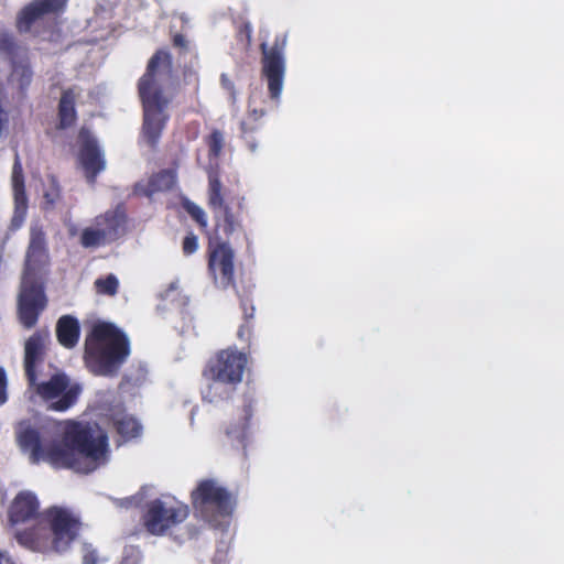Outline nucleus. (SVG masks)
Instances as JSON below:
<instances>
[{
    "label": "nucleus",
    "mask_w": 564,
    "mask_h": 564,
    "mask_svg": "<svg viewBox=\"0 0 564 564\" xmlns=\"http://www.w3.org/2000/svg\"><path fill=\"white\" fill-rule=\"evenodd\" d=\"M20 449L32 465L47 463L55 469H72L90 474L107 462L108 436L98 424L69 420L65 423L62 442L47 438L43 429L23 421L17 430Z\"/></svg>",
    "instance_id": "obj_1"
},
{
    "label": "nucleus",
    "mask_w": 564,
    "mask_h": 564,
    "mask_svg": "<svg viewBox=\"0 0 564 564\" xmlns=\"http://www.w3.org/2000/svg\"><path fill=\"white\" fill-rule=\"evenodd\" d=\"M137 88L142 105L140 138L151 150H156L170 121L169 107L177 88L173 57L166 48L156 50L149 58Z\"/></svg>",
    "instance_id": "obj_2"
},
{
    "label": "nucleus",
    "mask_w": 564,
    "mask_h": 564,
    "mask_svg": "<svg viewBox=\"0 0 564 564\" xmlns=\"http://www.w3.org/2000/svg\"><path fill=\"white\" fill-rule=\"evenodd\" d=\"M129 355V338L111 323L94 324L85 338L84 362L95 376H117Z\"/></svg>",
    "instance_id": "obj_3"
},
{
    "label": "nucleus",
    "mask_w": 564,
    "mask_h": 564,
    "mask_svg": "<svg viewBox=\"0 0 564 564\" xmlns=\"http://www.w3.org/2000/svg\"><path fill=\"white\" fill-rule=\"evenodd\" d=\"M50 265L47 249H28L18 296V317L25 329L33 328L47 305L44 279Z\"/></svg>",
    "instance_id": "obj_4"
},
{
    "label": "nucleus",
    "mask_w": 564,
    "mask_h": 564,
    "mask_svg": "<svg viewBox=\"0 0 564 564\" xmlns=\"http://www.w3.org/2000/svg\"><path fill=\"white\" fill-rule=\"evenodd\" d=\"M208 204L224 214L223 220L216 224L209 247H230L231 236L240 228L245 196L238 189L224 188L218 174L213 172L208 175Z\"/></svg>",
    "instance_id": "obj_5"
},
{
    "label": "nucleus",
    "mask_w": 564,
    "mask_h": 564,
    "mask_svg": "<svg viewBox=\"0 0 564 564\" xmlns=\"http://www.w3.org/2000/svg\"><path fill=\"white\" fill-rule=\"evenodd\" d=\"M189 498L195 516L214 528L229 519L237 506L236 496L214 478L200 479Z\"/></svg>",
    "instance_id": "obj_6"
},
{
    "label": "nucleus",
    "mask_w": 564,
    "mask_h": 564,
    "mask_svg": "<svg viewBox=\"0 0 564 564\" xmlns=\"http://www.w3.org/2000/svg\"><path fill=\"white\" fill-rule=\"evenodd\" d=\"M36 394L46 403L47 409L55 412H65L74 406L82 393V387L70 381L63 372L53 375L47 381L31 386Z\"/></svg>",
    "instance_id": "obj_7"
},
{
    "label": "nucleus",
    "mask_w": 564,
    "mask_h": 564,
    "mask_svg": "<svg viewBox=\"0 0 564 564\" xmlns=\"http://www.w3.org/2000/svg\"><path fill=\"white\" fill-rule=\"evenodd\" d=\"M188 516L189 507L186 503L169 505L161 499H154L147 505L142 524L150 534L162 536L183 523Z\"/></svg>",
    "instance_id": "obj_8"
},
{
    "label": "nucleus",
    "mask_w": 564,
    "mask_h": 564,
    "mask_svg": "<svg viewBox=\"0 0 564 564\" xmlns=\"http://www.w3.org/2000/svg\"><path fill=\"white\" fill-rule=\"evenodd\" d=\"M286 45L285 35H276L274 43L268 47L265 43L260 45L261 50V75L267 80L269 96L273 100H279L285 75L284 50Z\"/></svg>",
    "instance_id": "obj_9"
},
{
    "label": "nucleus",
    "mask_w": 564,
    "mask_h": 564,
    "mask_svg": "<svg viewBox=\"0 0 564 564\" xmlns=\"http://www.w3.org/2000/svg\"><path fill=\"white\" fill-rule=\"evenodd\" d=\"M54 553L66 552L78 538L80 520L68 509L51 507L45 512Z\"/></svg>",
    "instance_id": "obj_10"
},
{
    "label": "nucleus",
    "mask_w": 564,
    "mask_h": 564,
    "mask_svg": "<svg viewBox=\"0 0 564 564\" xmlns=\"http://www.w3.org/2000/svg\"><path fill=\"white\" fill-rule=\"evenodd\" d=\"M68 0H32L17 14L15 28L19 33H29L35 25L47 20L56 21L66 10Z\"/></svg>",
    "instance_id": "obj_11"
},
{
    "label": "nucleus",
    "mask_w": 564,
    "mask_h": 564,
    "mask_svg": "<svg viewBox=\"0 0 564 564\" xmlns=\"http://www.w3.org/2000/svg\"><path fill=\"white\" fill-rule=\"evenodd\" d=\"M126 230V215L119 210L107 212L96 217L93 227L84 229L80 242L83 247H96L112 242Z\"/></svg>",
    "instance_id": "obj_12"
},
{
    "label": "nucleus",
    "mask_w": 564,
    "mask_h": 564,
    "mask_svg": "<svg viewBox=\"0 0 564 564\" xmlns=\"http://www.w3.org/2000/svg\"><path fill=\"white\" fill-rule=\"evenodd\" d=\"M248 364L245 352L238 351L236 347H228L212 356L204 368L213 376H219L229 382L240 384Z\"/></svg>",
    "instance_id": "obj_13"
},
{
    "label": "nucleus",
    "mask_w": 564,
    "mask_h": 564,
    "mask_svg": "<svg viewBox=\"0 0 564 564\" xmlns=\"http://www.w3.org/2000/svg\"><path fill=\"white\" fill-rule=\"evenodd\" d=\"M22 47L18 44L13 35L3 32L0 33V53H3L11 62L12 72L9 80L15 84L22 95L25 94L32 83L33 72L30 62L24 55L21 59ZM25 52L26 50L23 48Z\"/></svg>",
    "instance_id": "obj_14"
},
{
    "label": "nucleus",
    "mask_w": 564,
    "mask_h": 564,
    "mask_svg": "<svg viewBox=\"0 0 564 564\" xmlns=\"http://www.w3.org/2000/svg\"><path fill=\"white\" fill-rule=\"evenodd\" d=\"M78 142V161L84 170L87 182L94 185L98 174L105 170L106 161L97 139L88 128L82 127L79 129Z\"/></svg>",
    "instance_id": "obj_15"
},
{
    "label": "nucleus",
    "mask_w": 564,
    "mask_h": 564,
    "mask_svg": "<svg viewBox=\"0 0 564 564\" xmlns=\"http://www.w3.org/2000/svg\"><path fill=\"white\" fill-rule=\"evenodd\" d=\"M7 517L10 531L40 519L37 496L31 490L18 492L8 507Z\"/></svg>",
    "instance_id": "obj_16"
},
{
    "label": "nucleus",
    "mask_w": 564,
    "mask_h": 564,
    "mask_svg": "<svg viewBox=\"0 0 564 564\" xmlns=\"http://www.w3.org/2000/svg\"><path fill=\"white\" fill-rule=\"evenodd\" d=\"M18 544L40 553H54L48 528L40 519L11 530Z\"/></svg>",
    "instance_id": "obj_17"
},
{
    "label": "nucleus",
    "mask_w": 564,
    "mask_h": 564,
    "mask_svg": "<svg viewBox=\"0 0 564 564\" xmlns=\"http://www.w3.org/2000/svg\"><path fill=\"white\" fill-rule=\"evenodd\" d=\"M48 333L36 330L24 344L23 367L29 386H35L37 380V368L44 362Z\"/></svg>",
    "instance_id": "obj_18"
},
{
    "label": "nucleus",
    "mask_w": 564,
    "mask_h": 564,
    "mask_svg": "<svg viewBox=\"0 0 564 564\" xmlns=\"http://www.w3.org/2000/svg\"><path fill=\"white\" fill-rule=\"evenodd\" d=\"M208 269L215 283L221 289L230 286L240 291L235 284V253L234 249H210Z\"/></svg>",
    "instance_id": "obj_19"
},
{
    "label": "nucleus",
    "mask_w": 564,
    "mask_h": 564,
    "mask_svg": "<svg viewBox=\"0 0 564 564\" xmlns=\"http://www.w3.org/2000/svg\"><path fill=\"white\" fill-rule=\"evenodd\" d=\"M202 378L205 387L202 390L203 400L209 403H219L230 400L238 384L229 382L227 379L219 376H213L208 370L203 368Z\"/></svg>",
    "instance_id": "obj_20"
},
{
    "label": "nucleus",
    "mask_w": 564,
    "mask_h": 564,
    "mask_svg": "<svg viewBox=\"0 0 564 564\" xmlns=\"http://www.w3.org/2000/svg\"><path fill=\"white\" fill-rule=\"evenodd\" d=\"M109 420L117 434L124 441L139 437L142 433L140 422L133 415L128 414L122 406L115 408L109 415Z\"/></svg>",
    "instance_id": "obj_21"
},
{
    "label": "nucleus",
    "mask_w": 564,
    "mask_h": 564,
    "mask_svg": "<svg viewBox=\"0 0 564 564\" xmlns=\"http://www.w3.org/2000/svg\"><path fill=\"white\" fill-rule=\"evenodd\" d=\"M252 100L249 101L248 116L245 120L241 121L240 129L241 138L245 140L250 152L253 153L258 148L254 134L261 127L260 119L265 115V110L263 108L257 109L252 107Z\"/></svg>",
    "instance_id": "obj_22"
},
{
    "label": "nucleus",
    "mask_w": 564,
    "mask_h": 564,
    "mask_svg": "<svg viewBox=\"0 0 564 564\" xmlns=\"http://www.w3.org/2000/svg\"><path fill=\"white\" fill-rule=\"evenodd\" d=\"M80 326L77 318L72 315H63L56 323V337L58 343L67 348H74L79 340Z\"/></svg>",
    "instance_id": "obj_23"
},
{
    "label": "nucleus",
    "mask_w": 564,
    "mask_h": 564,
    "mask_svg": "<svg viewBox=\"0 0 564 564\" xmlns=\"http://www.w3.org/2000/svg\"><path fill=\"white\" fill-rule=\"evenodd\" d=\"M240 299V307L243 312V323L239 326L237 336L240 340L248 341L251 338L253 326L251 319L254 316V306L251 299V285L243 288L242 291H237Z\"/></svg>",
    "instance_id": "obj_24"
},
{
    "label": "nucleus",
    "mask_w": 564,
    "mask_h": 564,
    "mask_svg": "<svg viewBox=\"0 0 564 564\" xmlns=\"http://www.w3.org/2000/svg\"><path fill=\"white\" fill-rule=\"evenodd\" d=\"M176 182V174L172 170H161L154 173L148 183L137 191L147 197H152L155 193L167 192L173 188Z\"/></svg>",
    "instance_id": "obj_25"
},
{
    "label": "nucleus",
    "mask_w": 564,
    "mask_h": 564,
    "mask_svg": "<svg viewBox=\"0 0 564 564\" xmlns=\"http://www.w3.org/2000/svg\"><path fill=\"white\" fill-rule=\"evenodd\" d=\"M58 128L67 129L75 124L77 112L75 109V95L73 90L63 91L58 104Z\"/></svg>",
    "instance_id": "obj_26"
},
{
    "label": "nucleus",
    "mask_w": 564,
    "mask_h": 564,
    "mask_svg": "<svg viewBox=\"0 0 564 564\" xmlns=\"http://www.w3.org/2000/svg\"><path fill=\"white\" fill-rule=\"evenodd\" d=\"M243 422L237 426H231L226 430V435L234 443H237L238 445H241L242 447L246 446V438H247V429L249 425V421L252 417L253 413V405L252 401H248L243 404Z\"/></svg>",
    "instance_id": "obj_27"
},
{
    "label": "nucleus",
    "mask_w": 564,
    "mask_h": 564,
    "mask_svg": "<svg viewBox=\"0 0 564 564\" xmlns=\"http://www.w3.org/2000/svg\"><path fill=\"white\" fill-rule=\"evenodd\" d=\"M14 199V212L11 219V228L18 229L22 226L28 213V196L24 187H12Z\"/></svg>",
    "instance_id": "obj_28"
},
{
    "label": "nucleus",
    "mask_w": 564,
    "mask_h": 564,
    "mask_svg": "<svg viewBox=\"0 0 564 564\" xmlns=\"http://www.w3.org/2000/svg\"><path fill=\"white\" fill-rule=\"evenodd\" d=\"M205 143L208 148V158L210 160H218L225 147L224 132L218 129L212 130V132L205 138Z\"/></svg>",
    "instance_id": "obj_29"
},
{
    "label": "nucleus",
    "mask_w": 564,
    "mask_h": 564,
    "mask_svg": "<svg viewBox=\"0 0 564 564\" xmlns=\"http://www.w3.org/2000/svg\"><path fill=\"white\" fill-rule=\"evenodd\" d=\"M94 288L99 295L115 296L119 290V280L115 274L109 273L96 279Z\"/></svg>",
    "instance_id": "obj_30"
},
{
    "label": "nucleus",
    "mask_w": 564,
    "mask_h": 564,
    "mask_svg": "<svg viewBox=\"0 0 564 564\" xmlns=\"http://www.w3.org/2000/svg\"><path fill=\"white\" fill-rule=\"evenodd\" d=\"M47 180L48 185L44 191L43 199L45 208H53L62 197V188L55 175H50Z\"/></svg>",
    "instance_id": "obj_31"
},
{
    "label": "nucleus",
    "mask_w": 564,
    "mask_h": 564,
    "mask_svg": "<svg viewBox=\"0 0 564 564\" xmlns=\"http://www.w3.org/2000/svg\"><path fill=\"white\" fill-rule=\"evenodd\" d=\"M46 234L40 221H33L30 227V242L28 247H45Z\"/></svg>",
    "instance_id": "obj_32"
},
{
    "label": "nucleus",
    "mask_w": 564,
    "mask_h": 564,
    "mask_svg": "<svg viewBox=\"0 0 564 564\" xmlns=\"http://www.w3.org/2000/svg\"><path fill=\"white\" fill-rule=\"evenodd\" d=\"M184 208L200 227L205 228L207 226L206 213L202 207H199L193 202H186L184 204Z\"/></svg>",
    "instance_id": "obj_33"
},
{
    "label": "nucleus",
    "mask_w": 564,
    "mask_h": 564,
    "mask_svg": "<svg viewBox=\"0 0 564 564\" xmlns=\"http://www.w3.org/2000/svg\"><path fill=\"white\" fill-rule=\"evenodd\" d=\"M183 80L186 85H192L195 93L199 90V75L197 69L192 65H185L182 69Z\"/></svg>",
    "instance_id": "obj_34"
},
{
    "label": "nucleus",
    "mask_w": 564,
    "mask_h": 564,
    "mask_svg": "<svg viewBox=\"0 0 564 564\" xmlns=\"http://www.w3.org/2000/svg\"><path fill=\"white\" fill-rule=\"evenodd\" d=\"M24 175L22 164L19 155H15L13 169H12V187H24Z\"/></svg>",
    "instance_id": "obj_35"
},
{
    "label": "nucleus",
    "mask_w": 564,
    "mask_h": 564,
    "mask_svg": "<svg viewBox=\"0 0 564 564\" xmlns=\"http://www.w3.org/2000/svg\"><path fill=\"white\" fill-rule=\"evenodd\" d=\"M8 401V378L4 368L0 367V406Z\"/></svg>",
    "instance_id": "obj_36"
},
{
    "label": "nucleus",
    "mask_w": 564,
    "mask_h": 564,
    "mask_svg": "<svg viewBox=\"0 0 564 564\" xmlns=\"http://www.w3.org/2000/svg\"><path fill=\"white\" fill-rule=\"evenodd\" d=\"M83 563L84 564H97L98 563V554L96 550L87 547L83 554Z\"/></svg>",
    "instance_id": "obj_37"
},
{
    "label": "nucleus",
    "mask_w": 564,
    "mask_h": 564,
    "mask_svg": "<svg viewBox=\"0 0 564 564\" xmlns=\"http://www.w3.org/2000/svg\"><path fill=\"white\" fill-rule=\"evenodd\" d=\"M173 45L178 47L181 51L186 52L188 50V42L185 36L181 33H176L172 39Z\"/></svg>",
    "instance_id": "obj_38"
},
{
    "label": "nucleus",
    "mask_w": 564,
    "mask_h": 564,
    "mask_svg": "<svg viewBox=\"0 0 564 564\" xmlns=\"http://www.w3.org/2000/svg\"><path fill=\"white\" fill-rule=\"evenodd\" d=\"M220 82H221V85L223 87L228 90L232 97V99H235V85L234 83L227 77V75L223 74L221 77H220Z\"/></svg>",
    "instance_id": "obj_39"
},
{
    "label": "nucleus",
    "mask_w": 564,
    "mask_h": 564,
    "mask_svg": "<svg viewBox=\"0 0 564 564\" xmlns=\"http://www.w3.org/2000/svg\"><path fill=\"white\" fill-rule=\"evenodd\" d=\"M251 33H252V28L249 22H245L240 25L239 35L245 36L248 43H250Z\"/></svg>",
    "instance_id": "obj_40"
},
{
    "label": "nucleus",
    "mask_w": 564,
    "mask_h": 564,
    "mask_svg": "<svg viewBox=\"0 0 564 564\" xmlns=\"http://www.w3.org/2000/svg\"><path fill=\"white\" fill-rule=\"evenodd\" d=\"M0 564H18L12 556L7 552L0 549Z\"/></svg>",
    "instance_id": "obj_41"
},
{
    "label": "nucleus",
    "mask_w": 564,
    "mask_h": 564,
    "mask_svg": "<svg viewBox=\"0 0 564 564\" xmlns=\"http://www.w3.org/2000/svg\"><path fill=\"white\" fill-rule=\"evenodd\" d=\"M196 246H197V237L191 235V236L185 237L182 247H196Z\"/></svg>",
    "instance_id": "obj_42"
},
{
    "label": "nucleus",
    "mask_w": 564,
    "mask_h": 564,
    "mask_svg": "<svg viewBox=\"0 0 564 564\" xmlns=\"http://www.w3.org/2000/svg\"><path fill=\"white\" fill-rule=\"evenodd\" d=\"M196 249H193V248H189V249H184L185 251V254H191L193 251H195Z\"/></svg>",
    "instance_id": "obj_43"
}]
</instances>
